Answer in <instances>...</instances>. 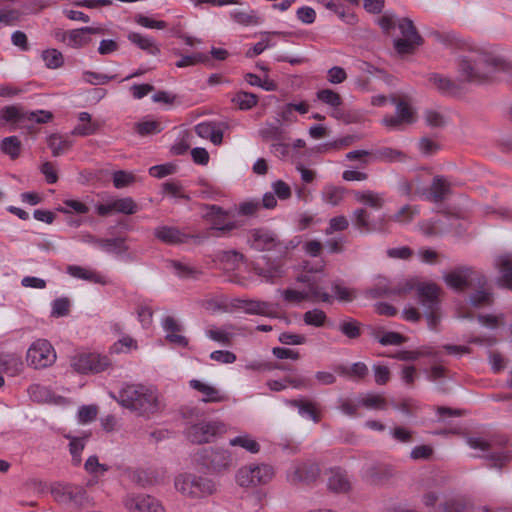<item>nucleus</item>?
I'll return each mask as SVG.
<instances>
[{
    "label": "nucleus",
    "instance_id": "obj_1",
    "mask_svg": "<svg viewBox=\"0 0 512 512\" xmlns=\"http://www.w3.org/2000/svg\"><path fill=\"white\" fill-rule=\"evenodd\" d=\"M457 70L461 81L480 83L499 72H505L512 83V64L491 47L472 49L461 55Z\"/></svg>",
    "mask_w": 512,
    "mask_h": 512
},
{
    "label": "nucleus",
    "instance_id": "obj_2",
    "mask_svg": "<svg viewBox=\"0 0 512 512\" xmlns=\"http://www.w3.org/2000/svg\"><path fill=\"white\" fill-rule=\"evenodd\" d=\"M386 34L392 39L393 53L400 59L414 55L423 44V38L409 18H401L386 11Z\"/></svg>",
    "mask_w": 512,
    "mask_h": 512
},
{
    "label": "nucleus",
    "instance_id": "obj_3",
    "mask_svg": "<svg viewBox=\"0 0 512 512\" xmlns=\"http://www.w3.org/2000/svg\"><path fill=\"white\" fill-rule=\"evenodd\" d=\"M119 404L140 416L150 417L162 409L158 390L141 383L125 384L119 391Z\"/></svg>",
    "mask_w": 512,
    "mask_h": 512
},
{
    "label": "nucleus",
    "instance_id": "obj_4",
    "mask_svg": "<svg viewBox=\"0 0 512 512\" xmlns=\"http://www.w3.org/2000/svg\"><path fill=\"white\" fill-rule=\"evenodd\" d=\"M323 265L318 268H313L310 264L304 266V272L301 274L297 281L306 283V289H292L279 290L283 299L290 304H298L307 299L320 300L322 302H330L331 296L329 293L322 290L320 284L323 282Z\"/></svg>",
    "mask_w": 512,
    "mask_h": 512
},
{
    "label": "nucleus",
    "instance_id": "obj_5",
    "mask_svg": "<svg viewBox=\"0 0 512 512\" xmlns=\"http://www.w3.org/2000/svg\"><path fill=\"white\" fill-rule=\"evenodd\" d=\"M174 486L178 493L189 499H202L216 492L213 480L194 473H181L175 477Z\"/></svg>",
    "mask_w": 512,
    "mask_h": 512
},
{
    "label": "nucleus",
    "instance_id": "obj_6",
    "mask_svg": "<svg viewBox=\"0 0 512 512\" xmlns=\"http://www.w3.org/2000/svg\"><path fill=\"white\" fill-rule=\"evenodd\" d=\"M299 237H295L289 241H281L274 231L266 228L252 229L248 233V244L257 251L274 250L280 255L286 254L288 251L296 248L300 244Z\"/></svg>",
    "mask_w": 512,
    "mask_h": 512
},
{
    "label": "nucleus",
    "instance_id": "obj_7",
    "mask_svg": "<svg viewBox=\"0 0 512 512\" xmlns=\"http://www.w3.org/2000/svg\"><path fill=\"white\" fill-rule=\"evenodd\" d=\"M49 491L53 499L61 504L72 503L78 507L93 505V499L89 497L86 489L79 485L54 482L50 485Z\"/></svg>",
    "mask_w": 512,
    "mask_h": 512
},
{
    "label": "nucleus",
    "instance_id": "obj_8",
    "mask_svg": "<svg viewBox=\"0 0 512 512\" xmlns=\"http://www.w3.org/2000/svg\"><path fill=\"white\" fill-rule=\"evenodd\" d=\"M274 476V470L267 464H250L241 467L236 474V482L241 487L265 485Z\"/></svg>",
    "mask_w": 512,
    "mask_h": 512
},
{
    "label": "nucleus",
    "instance_id": "obj_9",
    "mask_svg": "<svg viewBox=\"0 0 512 512\" xmlns=\"http://www.w3.org/2000/svg\"><path fill=\"white\" fill-rule=\"evenodd\" d=\"M417 296L420 304L425 308V315L429 326L434 327L439 316L437 313L440 288L432 282L419 283L416 287Z\"/></svg>",
    "mask_w": 512,
    "mask_h": 512
},
{
    "label": "nucleus",
    "instance_id": "obj_10",
    "mask_svg": "<svg viewBox=\"0 0 512 512\" xmlns=\"http://www.w3.org/2000/svg\"><path fill=\"white\" fill-rule=\"evenodd\" d=\"M71 367L78 373H100L108 370L112 363L110 359L98 353H80L70 359Z\"/></svg>",
    "mask_w": 512,
    "mask_h": 512
},
{
    "label": "nucleus",
    "instance_id": "obj_11",
    "mask_svg": "<svg viewBox=\"0 0 512 512\" xmlns=\"http://www.w3.org/2000/svg\"><path fill=\"white\" fill-rule=\"evenodd\" d=\"M390 101L395 105V113L386 118V128L401 130L416 121V111L406 98L391 95Z\"/></svg>",
    "mask_w": 512,
    "mask_h": 512
},
{
    "label": "nucleus",
    "instance_id": "obj_12",
    "mask_svg": "<svg viewBox=\"0 0 512 512\" xmlns=\"http://www.w3.org/2000/svg\"><path fill=\"white\" fill-rule=\"evenodd\" d=\"M26 361L35 369L51 366L56 361V352L46 339H37L28 348Z\"/></svg>",
    "mask_w": 512,
    "mask_h": 512
},
{
    "label": "nucleus",
    "instance_id": "obj_13",
    "mask_svg": "<svg viewBox=\"0 0 512 512\" xmlns=\"http://www.w3.org/2000/svg\"><path fill=\"white\" fill-rule=\"evenodd\" d=\"M122 506L126 512H166L158 499L145 493H126L122 498Z\"/></svg>",
    "mask_w": 512,
    "mask_h": 512
},
{
    "label": "nucleus",
    "instance_id": "obj_14",
    "mask_svg": "<svg viewBox=\"0 0 512 512\" xmlns=\"http://www.w3.org/2000/svg\"><path fill=\"white\" fill-rule=\"evenodd\" d=\"M225 431L226 427L222 422H200L190 426L186 431V435L191 442L202 444L211 441L215 436L221 435Z\"/></svg>",
    "mask_w": 512,
    "mask_h": 512
},
{
    "label": "nucleus",
    "instance_id": "obj_15",
    "mask_svg": "<svg viewBox=\"0 0 512 512\" xmlns=\"http://www.w3.org/2000/svg\"><path fill=\"white\" fill-rule=\"evenodd\" d=\"M92 34H103V29L95 27H82L62 32L57 36L58 39L64 42L68 47L73 49H80L91 42Z\"/></svg>",
    "mask_w": 512,
    "mask_h": 512
},
{
    "label": "nucleus",
    "instance_id": "obj_16",
    "mask_svg": "<svg viewBox=\"0 0 512 512\" xmlns=\"http://www.w3.org/2000/svg\"><path fill=\"white\" fill-rule=\"evenodd\" d=\"M203 464L214 472L227 470L232 464V456L225 449H207L202 456Z\"/></svg>",
    "mask_w": 512,
    "mask_h": 512
},
{
    "label": "nucleus",
    "instance_id": "obj_17",
    "mask_svg": "<svg viewBox=\"0 0 512 512\" xmlns=\"http://www.w3.org/2000/svg\"><path fill=\"white\" fill-rule=\"evenodd\" d=\"M383 217L379 215L374 216L366 209L360 208L353 212V221L356 228L362 233H371L380 229Z\"/></svg>",
    "mask_w": 512,
    "mask_h": 512
},
{
    "label": "nucleus",
    "instance_id": "obj_18",
    "mask_svg": "<svg viewBox=\"0 0 512 512\" xmlns=\"http://www.w3.org/2000/svg\"><path fill=\"white\" fill-rule=\"evenodd\" d=\"M189 386L202 394L201 400L206 403H219L226 400V396L215 386L197 379L189 381Z\"/></svg>",
    "mask_w": 512,
    "mask_h": 512
},
{
    "label": "nucleus",
    "instance_id": "obj_19",
    "mask_svg": "<svg viewBox=\"0 0 512 512\" xmlns=\"http://www.w3.org/2000/svg\"><path fill=\"white\" fill-rule=\"evenodd\" d=\"M206 217L212 223L213 228L220 231H231L237 227L233 221H227L228 212L216 205L207 206Z\"/></svg>",
    "mask_w": 512,
    "mask_h": 512
},
{
    "label": "nucleus",
    "instance_id": "obj_20",
    "mask_svg": "<svg viewBox=\"0 0 512 512\" xmlns=\"http://www.w3.org/2000/svg\"><path fill=\"white\" fill-rule=\"evenodd\" d=\"M253 272L261 278L263 282L275 283L284 276V269L281 265L268 262L267 267H261L258 263L253 264Z\"/></svg>",
    "mask_w": 512,
    "mask_h": 512
},
{
    "label": "nucleus",
    "instance_id": "obj_21",
    "mask_svg": "<svg viewBox=\"0 0 512 512\" xmlns=\"http://www.w3.org/2000/svg\"><path fill=\"white\" fill-rule=\"evenodd\" d=\"M473 271L470 268H462L452 271L444 276V281L448 287L454 290H463L471 281Z\"/></svg>",
    "mask_w": 512,
    "mask_h": 512
},
{
    "label": "nucleus",
    "instance_id": "obj_22",
    "mask_svg": "<svg viewBox=\"0 0 512 512\" xmlns=\"http://www.w3.org/2000/svg\"><path fill=\"white\" fill-rule=\"evenodd\" d=\"M100 129V123L92 120L88 112H80L78 114V123L72 130V135L75 136H90L94 135Z\"/></svg>",
    "mask_w": 512,
    "mask_h": 512
},
{
    "label": "nucleus",
    "instance_id": "obj_23",
    "mask_svg": "<svg viewBox=\"0 0 512 512\" xmlns=\"http://www.w3.org/2000/svg\"><path fill=\"white\" fill-rule=\"evenodd\" d=\"M167 268L170 269L177 277L185 280L198 279L202 274L201 271L188 262L179 260H169Z\"/></svg>",
    "mask_w": 512,
    "mask_h": 512
},
{
    "label": "nucleus",
    "instance_id": "obj_24",
    "mask_svg": "<svg viewBox=\"0 0 512 512\" xmlns=\"http://www.w3.org/2000/svg\"><path fill=\"white\" fill-rule=\"evenodd\" d=\"M162 327L166 333V339L169 342L178 346H187L188 341L183 335L180 334L181 327L173 317H165L162 320Z\"/></svg>",
    "mask_w": 512,
    "mask_h": 512
},
{
    "label": "nucleus",
    "instance_id": "obj_25",
    "mask_svg": "<svg viewBox=\"0 0 512 512\" xmlns=\"http://www.w3.org/2000/svg\"><path fill=\"white\" fill-rule=\"evenodd\" d=\"M196 134L209 139L214 145H220L223 140V131L213 122H201L195 126Z\"/></svg>",
    "mask_w": 512,
    "mask_h": 512
},
{
    "label": "nucleus",
    "instance_id": "obj_26",
    "mask_svg": "<svg viewBox=\"0 0 512 512\" xmlns=\"http://www.w3.org/2000/svg\"><path fill=\"white\" fill-rule=\"evenodd\" d=\"M427 80L433 88L442 94L453 95L459 90V85L456 82L438 73L429 74Z\"/></svg>",
    "mask_w": 512,
    "mask_h": 512
},
{
    "label": "nucleus",
    "instance_id": "obj_27",
    "mask_svg": "<svg viewBox=\"0 0 512 512\" xmlns=\"http://www.w3.org/2000/svg\"><path fill=\"white\" fill-rule=\"evenodd\" d=\"M66 272H67V274H69L71 277H74V278H78V279H82V280H86V281H90V282L98 283V284H102V285L106 284V280H105L104 276H102L101 274L97 273L96 271L86 268V267H82V266H78V265H69L66 268Z\"/></svg>",
    "mask_w": 512,
    "mask_h": 512
},
{
    "label": "nucleus",
    "instance_id": "obj_28",
    "mask_svg": "<svg viewBox=\"0 0 512 512\" xmlns=\"http://www.w3.org/2000/svg\"><path fill=\"white\" fill-rule=\"evenodd\" d=\"M127 38L131 43L150 55L156 56L160 53L158 44L149 36L137 32H130Z\"/></svg>",
    "mask_w": 512,
    "mask_h": 512
},
{
    "label": "nucleus",
    "instance_id": "obj_29",
    "mask_svg": "<svg viewBox=\"0 0 512 512\" xmlns=\"http://www.w3.org/2000/svg\"><path fill=\"white\" fill-rule=\"evenodd\" d=\"M496 266L501 274L500 285L512 289V258L509 255H502L496 259Z\"/></svg>",
    "mask_w": 512,
    "mask_h": 512
},
{
    "label": "nucleus",
    "instance_id": "obj_30",
    "mask_svg": "<svg viewBox=\"0 0 512 512\" xmlns=\"http://www.w3.org/2000/svg\"><path fill=\"white\" fill-rule=\"evenodd\" d=\"M154 236L166 244L181 243L184 238V235L177 228L165 225L155 228Z\"/></svg>",
    "mask_w": 512,
    "mask_h": 512
},
{
    "label": "nucleus",
    "instance_id": "obj_31",
    "mask_svg": "<svg viewBox=\"0 0 512 512\" xmlns=\"http://www.w3.org/2000/svg\"><path fill=\"white\" fill-rule=\"evenodd\" d=\"M244 310L248 314L262 316H273L276 313L273 304L260 300L245 301Z\"/></svg>",
    "mask_w": 512,
    "mask_h": 512
},
{
    "label": "nucleus",
    "instance_id": "obj_32",
    "mask_svg": "<svg viewBox=\"0 0 512 512\" xmlns=\"http://www.w3.org/2000/svg\"><path fill=\"white\" fill-rule=\"evenodd\" d=\"M450 189L451 185L446 178L436 176L430 187V196L434 202L442 201L450 193Z\"/></svg>",
    "mask_w": 512,
    "mask_h": 512
},
{
    "label": "nucleus",
    "instance_id": "obj_33",
    "mask_svg": "<svg viewBox=\"0 0 512 512\" xmlns=\"http://www.w3.org/2000/svg\"><path fill=\"white\" fill-rule=\"evenodd\" d=\"M232 447H241L249 453L256 454L260 451V444L249 434L242 433L229 440Z\"/></svg>",
    "mask_w": 512,
    "mask_h": 512
},
{
    "label": "nucleus",
    "instance_id": "obj_34",
    "mask_svg": "<svg viewBox=\"0 0 512 512\" xmlns=\"http://www.w3.org/2000/svg\"><path fill=\"white\" fill-rule=\"evenodd\" d=\"M353 195H354V199L357 202L362 203L367 207H370L375 210H379L382 207L383 200H382L381 195L378 193H375L370 190H366V191H355L353 193Z\"/></svg>",
    "mask_w": 512,
    "mask_h": 512
},
{
    "label": "nucleus",
    "instance_id": "obj_35",
    "mask_svg": "<svg viewBox=\"0 0 512 512\" xmlns=\"http://www.w3.org/2000/svg\"><path fill=\"white\" fill-rule=\"evenodd\" d=\"M344 196L345 189L341 186L326 185L321 192L322 200L331 206L339 205L343 201Z\"/></svg>",
    "mask_w": 512,
    "mask_h": 512
},
{
    "label": "nucleus",
    "instance_id": "obj_36",
    "mask_svg": "<svg viewBox=\"0 0 512 512\" xmlns=\"http://www.w3.org/2000/svg\"><path fill=\"white\" fill-rule=\"evenodd\" d=\"M328 487L329 489L335 492H347L350 487V481L346 475V473L340 470L331 471V475L328 479Z\"/></svg>",
    "mask_w": 512,
    "mask_h": 512
},
{
    "label": "nucleus",
    "instance_id": "obj_37",
    "mask_svg": "<svg viewBox=\"0 0 512 512\" xmlns=\"http://www.w3.org/2000/svg\"><path fill=\"white\" fill-rule=\"evenodd\" d=\"M137 349V340L129 335H124L111 345L109 351L111 354H127Z\"/></svg>",
    "mask_w": 512,
    "mask_h": 512
},
{
    "label": "nucleus",
    "instance_id": "obj_38",
    "mask_svg": "<svg viewBox=\"0 0 512 512\" xmlns=\"http://www.w3.org/2000/svg\"><path fill=\"white\" fill-rule=\"evenodd\" d=\"M97 247L108 253L115 254H123L128 251L124 238L100 239L97 240Z\"/></svg>",
    "mask_w": 512,
    "mask_h": 512
},
{
    "label": "nucleus",
    "instance_id": "obj_39",
    "mask_svg": "<svg viewBox=\"0 0 512 512\" xmlns=\"http://www.w3.org/2000/svg\"><path fill=\"white\" fill-rule=\"evenodd\" d=\"M230 17L238 24L243 26H255L261 23V18L253 10H233Z\"/></svg>",
    "mask_w": 512,
    "mask_h": 512
},
{
    "label": "nucleus",
    "instance_id": "obj_40",
    "mask_svg": "<svg viewBox=\"0 0 512 512\" xmlns=\"http://www.w3.org/2000/svg\"><path fill=\"white\" fill-rule=\"evenodd\" d=\"M0 119L5 123H18L26 120V113L19 106H6L0 110Z\"/></svg>",
    "mask_w": 512,
    "mask_h": 512
},
{
    "label": "nucleus",
    "instance_id": "obj_41",
    "mask_svg": "<svg viewBox=\"0 0 512 512\" xmlns=\"http://www.w3.org/2000/svg\"><path fill=\"white\" fill-rule=\"evenodd\" d=\"M231 102L240 110H249L257 105L258 97L250 92L239 91L231 98Z\"/></svg>",
    "mask_w": 512,
    "mask_h": 512
},
{
    "label": "nucleus",
    "instance_id": "obj_42",
    "mask_svg": "<svg viewBox=\"0 0 512 512\" xmlns=\"http://www.w3.org/2000/svg\"><path fill=\"white\" fill-rule=\"evenodd\" d=\"M316 98L320 102L326 104L330 108L334 110H338V108L342 105L343 101L337 92L331 90V89H321L317 91Z\"/></svg>",
    "mask_w": 512,
    "mask_h": 512
},
{
    "label": "nucleus",
    "instance_id": "obj_43",
    "mask_svg": "<svg viewBox=\"0 0 512 512\" xmlns=\"http://www.w3.org/2000/svg\"><path fill=\"white\" fill-rule=\"evenodd\" d=\"M28 394L31 400L38 403H47L53 400L51 390L40 384H32L28 388Z\"/></svg>",
    "mask_w": 512,
    "mask_h": 512
},
{
    "label": "nucleus",
    "instance_id": "obj_44",
    "mask_svg": "<svg viewBox=\"0 0 512 512\" xmlns=\"http://www.w3.org/2000/svg\"><path fill=\"white\" fill-rule=\"evenodd\" d=\"M136 132L141 136L157 134L164 129V125L157 120L144 119L135 124Z\"/></svg>",
    "mask_w": 512,
    "mask_h": 512
},
{
    "label": "nucleus",
    "instance_id": "obj_45",
    "mask_svg": "<svg viewBox=\"0 0 512 512\" xmlns=\"http://www.w3.org/2000/svg\"><path fill=\"white\" fill-rule=\"evenodd\" d=\"M112 208L113 212L126 215H131L138 211V205L131 197L113 199Z\"/></svg>",
    "mask_w": 512,
    "mask_h": 512
},
{
    "label": "nucleus",
    "instance_id": "obj_46",
    "mask_svg": "<svg viewBox=\"0 0 512 512\" xmlns=\"http://www.w3.org/2000/svg\"><path fill=\"white\" fill-rule=\"evenodd\" d=\"M48 146L51 149L53 156L58 157L71 148L72 142L62 136L51 135L48 138Z\"/></svg>",
    "mask_w": 512,
    "mask_h": 512
},
{
    "label": "nucleus",
    "instance_id": "obj_47",
    "mask_svg": "<svg viewBox=\"0 0 512 512\" xmlns=\"http://www.w3.org/2000/svg\"><path fill=\"white\" fill-rule=\"evenodd\" d=\"M42 59L49 69L60 68L64 63L62 53L57 49H47L42 52Z\"/></svg>",
    "mask_w": 512,
    "mask_h": 512
},
{
    "label": "nucleus",
    "instance_id": "obj_48",
    "mask_svg": "<svg viewBox=\"0 0 512 512\" xmlns=\"http://www.w3.org/2000/svg\"><path fill=\"white\" fill-rule=\"evenodd\" d=\"M1 150L12 159L17 158L21 152V141L16 136H9L2 140Z\"/></svg>",
    "mask_w": 512,
    "mask_h": 512
},
{
    "label": "nucleus",
    "instance_id": "obj_49",
    "mask_svg": "<svg viewBox=\"0 0 512 512\" xmlns=\"http://www.w3.org/2000/svg\"><path fill=\"white\" fill-rule=\"evenodd\" d=\"M326 320L325 312L320 309H312L303 314V321L308 326L322 327Z\"/></svg>",
    "mask_w": 512,
    "mask_h": 512
},
{
    "label": "nucleus",
    "instance_id": "obj_50",
    "mask_svg": "<svg viewBox=\"0 0 512 512\" xmlns=\"http://www.w3.org/2000/svg\"><path fill=\"white\" fill-rule=\"evenodd\" d=\"M425 123L430 127H442L447 123V117L437 109H428L424 113Z\"/></svg>",
    "mask_w": 512,
    "mask_h": 512
},
{
    "label": "nucleus",
    "instance_id": "obj_51",
    "mask_svg": "<svg viewBox=\"0 0 512 512\" xmlns=\"http://www.w3.org/2000/svg\"><path fill=\"white\" fill-rule=\"evenodd\" d=\"M113 185L117 189L125 188L136 181L133 173L124 170L115 171L112 175Z\"/></svg>",
    "mask_w": 512,
    "mask_h": 512
},
{
    "label": "nucleus",
    "instance_id": "obj_52",
    "mask_svg": "<svg viewBox=\"0 0 512 512\" xmlns=\"http://www.w3.org/2000/svg\"><path fill=\"white\" fill-rule=\"evenodd\" d=\"M332 292L333 295H330L331 300L335 298L340 302H351L356 297L355 290L341 286L340 284L337 283L332 285Z\"/></svg>",
    "mask_w": 512,
    "mask_h": 512
},
{
    "label": "nucleus",
    "instance_id": "obj_53",
    "mask_svg": "<svg viewBox=\"0 0 512 512\" xmlns=\"http://www.w3.org/2000/svg\"><path fill=\"white\" fill-rule=\"evenodd\" d=\"M64 205L66 207H59L57 208V211L63 214H70L71 212L86 214L89 211L88 206L79 200L67 199L64 200Z\"/></svg>",
    "mask_w": 512,
    "mask_h": 512
},
{
    "label": "nucleus",
    "instance_id": "obj_54",
    "mask_svg": "<svg viewBox=\"0 0 512 512\" xmlns=\"http://www.w3.org/2000/svg\"><path fill=\"white\" fill-rule=\"evenodd\" d=\"M292 404L298 408V413L314 422L318 421L315 405L309 401H293Z\"/></svg>",
    "mask_w": 512,
    "mask_h": 512
},
{
    "label": "nucleus",
    "instance_id": "obj_55",
    "mask_svg": "<svg viewBox=\"0 0 512 512\" xmlns=\"http://www.w3.org/2000/svg\"><path fill=\"white\" fill-rule=\"evenodd\" d=\"M84 467L88 473L96 476L104 475L109 470V467L106 464L99 462L97 456H90L86 460Z\"/></svg>",
    "mask_w": 512,
    "mask_h": 512
},
{
    "label": "nucleus",
    "instance_id": "obj_56",
    "mask_svg": "<svg viewBox=\"0 0 512 512\" xmlns=\"http://www.w3.org/2000/svg\"><path fill=\"white\" fill-rule=\"evenodd\" d=\"M70 311V301L65 298H57L52 302L51 316L52 317H64L67 316Z\"/></svg>",
    "mask_w": 512,
    "mask_h": 512
},
{
    "label": "nucleus",
    "instance_id": "obj_57",
    "mask_svg": "<svg viewBox=\"0 0 512 512\" xmlns=\"http://www.w3.org/2000/svg\"><path fill=\"white\" fill-rule=\"evenodd\" d=\"M348 226L349 222L345 216L340 215L333 217L329 220L328 227L325 229V234L331 235L334 232L344 231L348 228Z\"/></svg>",
    "mask_w": 512,
    "mask_h": 512
},
{
    "label": "nucleus",
    "instance_id": "obj_58",
    "mask_svg": "<svg viewBox=\"0 0 512 512\" xmlns=\"http://www.w3.org/2000/svg\"><path fill=\"white\" fill-rule=\"evenodd\" d=\"M278 340L284 345H303L307 342V337L303 334L282 332L280 333Z\"/></svg>",
    "mask_w": 512,
    "mask_h": 512
},
{
    "label": "nucleus",
    "instance_id": "obj_59",
    "mask_svg": "<svg viewBox=\"0 0 512 512\" xmlns=\"http://www.w3.org/2000/svg\"><path fill=\"white\" fill-rule=\"evenodd\" d=\"M135 21L137 24H139L142 27L149 28V29H158L162 30L167 27V23L165 21L161 20H154L150 17L144 16L142 14L137 15L135 17Z\"/></svg>",
    "mask_w": 512,
    "mask_h": 512
},
{
    "label": "nucleus",
    "instance_id": "obj_60",
    "mask_svg": "<svg viewBox=\"0 0 512 512\" xmlns=\"http://www.w3.org/2000/svg\"><path fill=\"white\" fill-rule=\"evenodd\" d=\"M208 338L219 342L224 345H228L231 342L233 334L224 329H210L206 332Z\"/></svg>",
    "mask_w": 512,
    "mask_h": 512
},
{
    "label": "nucleus",
    "instance_id": "obj_61",
    "mask_svg": "<svg viewBox=\"0 0 512 512\" xmlns=\"http://www.w3.org/2000/svg\"><path fill=\"white\" fill-rule=\"evenodd\" d=\"M78 421L82 424L93 421L97 416V407L94 405H84L78 410Z\"/></svg>",
    "mask_w": 512,
    "mask_h": 512
},
{
    "label": "nucleus",
    "instance_id": "obj_62",
    "mask_svg": "<svg viewBox=\"0 0 512 512\" xmlns=\"http://www.w3.org/2000/svg\"><path fill=\"white\" fill-rule=\"evenodd\" d=\"M418 214V210L412 206L406 205L403 206L395 215V221L405 224L410 222L416 215Z\"/></svg>",
    "mask_w": 512,
    "mask_h": 512
},
{
    "label": "nucleus",
    "instance_id": "obj_63",
    "mask_svg": "<svg viewBox=\"0 0 512 512\" xmlns=\"http://www.w3.org/2000/svg\"><path fill=\"white\" fill-rule=\"evenodd\" d=\"M70 453L72 455L74 465H79L81 462V453L85 446L84 439L81 438H73L70 441Z\"/></svg>",
    "mask_w": 512,
    "mask_h": 512
},
{
    "label": "nucleus",
    "instance_id": "obj_64",
    "mask_svg": "<svg viewBox=\"0 0 512 512\" xmlns=\"http://www.w3.org/2000/svg\"><path fill=\"white\" fill-rule=\"evenodd\" d=\"M258 134L264 140L276 139L280 135L279 126L272 123H265L259 130Z\"/></svg>",
    "mask_w": 512,
    "mask_h": 512
}]
</instances>
